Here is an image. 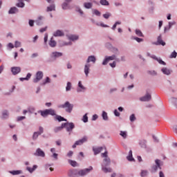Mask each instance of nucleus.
Instances as JSON below:
<instances>
[{
    "instance_id": "nucleus-1",
    "label": "nucleus",
    "mask_w": 177,
    "mask_h": 177,
    "mask_svg": "<svg viewBox=\"0 0 177 177\" xmlns=\"http://www.w3.org/2000/svg\"><path fill=\"white\" fill-rule=\"evenodd\" d=\"M73 107L74 105L71 104L68 101L66 102L64 104H60L58 106V109H65V111L67 113H71Z\"/></svg>"
},
{
    "instance_id": "nucleus-2",
    "label": "nucleus",
    "mask_w": 177,
    "mask_h": 177,
    "mask_svg": "<svg viewBox=\"0 0 177 177\" xmlns=\"http://www.w3.org/2000/svg\"><path fill=\"white\" fill-rule=\"evenodd\" d=\"M93 170V167L90 166L88 168L81 169L77 172V175L80 176H85V175H88L91 171Z\"/></svg>"
},
{
    "instance_id": "nucleus-3",
    "label": "nucleus",
    "mask_w": 177,
    "mask_h": 177,
    "mask_svg": "<svg viewBox=\"0 0 177 177\" xmlns=\"http://www.w3.org/2000/svg\"><path fill=\"white\" fill-rule=\"evenodd\" d=\"M85 142H88V137L84 136L82 139L76 141L75 144L72 146L73 149H75L77 146H81V145H84Z\"/></svg>"
},
{
    "instance_id": "nucleus-4",
    "label": "nucleus",
    "mask_w": 177,
    "mask_h": 177,
    "mask_svg": "<svg viewBox=\"0 0 177 177\" xmlns=\"http://www.w3.org/2000/svg\"><path fill=\"white\" fill-rule=\"evenodd\" d=\"M156 165L155 166H153L151 167V172H157V170L158 169H161V160L156 159L155 160Z\"/></svg>"
},
{
    "instance_id": "nucleus-5",
    "label": "nucleus",
    "mask_w": 177,
    "mask_h": 177,
    "mask_svg": "<svg viewBox=\"0 0 177 177\" xmlns=\"http://www.w3.org/2000/svg\"><path fill=\"white\" fill-rule=\"evenodd\" d=\"M63 125H65L64 128L66 129L67 132H71V131H73V129H74V128L75 127L74 125V123H73V122L63 123Z\"/></svg>"
},
{
    "instance_id": "nucleus-6",
    "label": "nucleus",
    "mask_w": 177,
    "mask_h": 177,
    "mask_svg": "<svg viewBox=\"0 0 177 177\" xmlns=\"http://www.w3.org/2000/svg\"><path fill=\"white\" fill-rule=\"evenodd\" d=\"M44 77V73L42 71H38L36 73V77L33 79V82L37 83L41 81V78Z\"/></svg>"
},
{
    "instance_id": "nucleus-7",
    "label": "nucleus",
    "mask_w": 177,
    "mask_h": 177,
    "mask_svg": "<svg viewBox=\"0 0 177 177\" xmlns=\"http://www.w3.org/2000/svg\"><path fill=\"white\" fill-rule=\"evenodd\" d=\"M34 156H36L37 157H45V152L41 149V148H38L36 150V152L34 153Z\"/></svg>"
},
{
    "instance_id": "nucleus-8",
    "label": "nucleus",
    "mask_w": 177,
    "mask_h": 177,
    "mask_svg": "<svg viewBox=\"0 0 177 177\" xmlns=\"http://www.w3.org/2000/svg\"><path fill=\"white\" fill-rule=\"evenodd\" d=\"M115 55H111L109 57H106L104 60L102 62L103 66H106V64H107V63L109 62L110 60H115Z\"/></svg>"
},
{
    "instance_id": "nucleus-9",
    "label": "nucleus",
    "mask_w": 177,
    "mask_h": 177,
    "mask_svg": "<svg viewBox=\"0 0 177 177\" xmlns=\"http://www.w3.org/2000/svg\"><path fill=\"white\" fill-rule=\"evenodd\" d=\"M140 100L141 102H149V100H151V95L147 93L145 96L140 97Z\"/></svg>"
},
{
    "instance_id": "nucleus-10",
    "label": "nucleus",
    "mask_w": 177,
    "mask_h": 177,
    "mask_svg": "<svg viewBox=\"0 0 177 177\" xmlns=\"http://www.w3.org/2000/svg\"><path fill=\"white\" fill-rule=\"evenodd\" d=\"M11 71H12L13 75H16L19 74V73H20V71H21V68L19 66H14L11 68Z\"/></svg>"
},
{
    "instance_id": "nucleus-11",
    "label": "nucleus",
    "mask_w": 177,
    "mask_h": 177,
    "mask_svg": "<svg viewBox=\"0 0 177 177\" xmlns=\"http://www.w3.org/2000/svg\"><path fill=\"white\" fill-rule=\"evenodd\" d=\"M155 45H162V46H165V42L162 41L161 35L158 37L157 43H155Z\"/></svg>"
},
{
    "instance_id": "nucleus-12",
    "label": "nucleus",
    "mask_w": 177,
    "mask_h": 177,
    "mask_svg": "<svg viewBox=\"0 0 177 177\" xmlns=\"http://www.w3.org/2000/svg\"><path fill=\"white\" fill-rule=\"evenodd\" d=\"M54 37H64V32L60 30H57L53 33Z\"/></svg>"
},
{
    "instance_id": "nucleus-13",
    "label": "nucleus",
    "mask_w": 177,
    "mask_h": 177,
    "mask_svg": "<svg viewBox=\"0 0 177 177\" xmlns=\"http://www.w3.org/2000/svg\"><path fill=\"white\" fill-rule=\"evenodd\" d=\"M111 162V160H110V158H104V163L102 165L103 167H107L110 165Z\"/></svg>"
},
{
    "instance_id": "nucleus-14",
    "label": "nucleus",
    "mask_w": 177,
    "mask_h": 177,
    "mask_svg": "<svg viewBox=\"0 0 177 177\" xmlns=\"http://www.w3.org/2000/svg\"><path fill=\"white\" fill-rule=\"evenodd\" d=\"M19 12V10L16 7H12L8 11L9 15H15V13H17Z\"/></svg>"
},
{
    "instance_id": "nucleus-15",
    "label": "nucleus",
    "mask_w": 177,
    "mask_h": 177,
    "mask_svg": "<svg viewBox=\"0 0 177 177\" xmlns=\"http://www.w3.org/2000/svg\"><path fill=\"white\" fill-rule=\"evenodd\" d=\"M92 62L93 63H96V57L93 55H91L88 57L86 63H91Z\"/></svg>"
},
{
    "instance_id": "nucleus-16",
    "label": "nucleus",
    "mask_w": 177,
    "mask_h": 177,
    "mask_svg": "<svg viewBox=\"0 0 177 177\" xmlns=\"http://www.w3.org/2000/svg\"><path fill=\"white\" fill-rule=\"evenodd\" d=\"M91 67V64H87L84 66V74L88 77V74H89V68Z\"/></svg>"
},
{
    "instance_id": "nucleus-17",
    "label": "nucleus",
    "mask_w": 177,
    "mask_h": 177,
    "mask_svg": "<svg viewBox=\"0 0 177 177\" xmlns=\"http://www.w3.org/2000/svg\"><path fill=\"white\" fill-rule=\"evenodd\" d=\"M106 166H102V169L103 171V172H104L105 174H107L109 172H113V169L110 167L107 168L105 167Z\"/></svg>"
},
{
    "instance_id": "nucleus-18",
    "label": "nucleus",
    "mask_w": 177,
    "mask_h": 177,
    "mask_svg": "<svg viewBox=\"0 0 177 177\" xmlns=\"http://www.w3.org/2000/svg\"><path fill=\"white\" fill-rule=\"evenodd\" d=\"M93 150L94 151V154L96 156V154H99V153L103 150V147H100L98 148H93Z\"/></svg>"
},
{
    "instance_id": "nucleus-19",
    "label": "nucleus",
    "mask_w": 177,
    "mask_h": 177,
    "mask_svg": "<svg viewBox=\"0 0 177 177\" xmlns=\"http://www.w3.org/2000/svg\"><path fill=\"white\" fill-rule=\"evenodd\" d=\"M55 120L59 121V122H62V121H67V120L64 119V118L62 117L61 115H57L55 117Z\"/></svg>"
},
{
    "instance_id": "nucleus-20",
    "label": "nucleus",
    "mask_w": 177,
    "mask_h": 177,
    "mask_svg": "<svg viewBox=\"0 0 177 177\" xmlns=\"http://www.w3.org/2000/svg\"><path fill=\"white\" fill-rule=\"evenodd\" d=\"M64 126H65V124H63V123H62V126L55 127L54 129V132H55V133H57V132H60V131H62V129H63V128H64Z\"/></svg>"
},
{
    "instance_id": "nucleus-21",
    "label": "nucleus",
    "mask_w": 177,
    "mask_h": 177,
    "mask_svg": "<svg viewBox=\"0 0 177 177\" xmlns=\"http://www.w3.org/2000/svg\"><path fill=\"white\" fill-rule=\"evenodd\" d=\"M37 168H38V166L34 165L32 168L29 167H26V169H27V171H28L30 174H32V172H34V171L37 169Z\"/></svg>"
},
{
    "instance_id": "nucleus-22",
    "label": "nucleus",
    "mask_w": 177,
    "mask_h": 177,
    "mask_svg": "<svg viewBox=\"0 0 177 177\" xmlns=\"http://www.w3.org/2000/svg\"><path fill=\"white\" fill-rule=\"evenodd\" d=\"M56 41L53 39V37H51L49 41L50 46H51V48H55V46H56Z\"/></svg>"
},
{
    "instance_id": "nucleus-23",
    "label": "nucleus",
    "mask_w": 177,
    "mask_h": 177,
    "mask_svg": "<svg viewBox=\"0 0 177 177\" xmlns=\"http://www.w3.org/2000/svg\"><path fill=\"white\" fill-rule=\"evenodd\" d=\"M42 19H44V17L40 16L38 17V19L35 21V23L37 26H41L42 24Z\"/></svg>"
},
{
    "instance_id": "nucleus-24",
    "label": "nucleus",
    "mask_w": 177,
    "mask_h": 177,
    "mask_svg": "<svg viewBox=\"0 0 177 177\" xmlns=\"http://www.w3.org/2000/svg\"><path fill=\"white\" fill-rule=\"evenodd\" d=\"M68 39H70V41H77V39H78V35H71L68 36Z\"/></svg>"
},
{
    "instance_id": "nucleus-25",
    "label": "nucleus",
    "mask_w": 177,
    "mask_h": 177,
    "mask_svg": "<svg viewBox=\"0 0 177 177\" xmlns=\"http://www.w3.org/2000/svg\"><path fill=\"white\" fill-rule=\"evenodd\" d=\"M162 72L163 73V74H165L166 75H169V74H171V71H169V69L167 68H162Z\"/></svg>"
},
{
    "instance_id": "nucleus-26",
    "label": "nucleus",
    "mask_w": 177,
    "mask_h": 177,
    "mask_svg": "<svg viewBox=\"0 0 177 177\" xmlns=\"http://www.w3.org/2000/svg\"><path fill=\"white\" fill-rule=\"evenodd\" d=\"M128 161H135V159L132 157V151L130 150L129 152V156H127Z\"/></svg>"
},
{
    "instance_id": "nucleus-27",
    "label": "nucleus",
    "mask_w": 177,
    "mask_h": 177,
    "mask_svg": "<svg viewBox=\"0 0 177 177\" xmlns=\"http://www.w3.org/2000/svg\"><path fill=\"white\" fill-rule=\"evenodd\" d=\"M41 115L42 117H48V115H49L48 109H46L44 111H41Z\"/></svg>"
},
{
    "instance_id": "nucleus-28",
    "label": "nucleus",
    "mask_w": 177,
    "mask_h": 177,
    "mask_svg": "<svg viewBox=\"0 0 177 177\" xmlns=\"http://www.w3.org/2000/svg\"><path fill=\"white\" fill-rule=\"evenodd\" d=\"M31 78V73H28L26 77H21L20 81H28Z\"/></svg>"
},
{
    "instance_id": "nucleus-29",
    "label": "nucleus",
    "mask_w": 177,
    "mask_h": 177,
    "mask_svg": "<svg viewBox=\"0 0 177 177\" xmlns=\"http://www.w3.org/2000/svg\"><path fill=\"white\" fill-rule=\"evenodd\" d=\"M84 8H86V9H91V8H92V6H93V4H92V3L86 2L84 3Z\"/></svg>"
},
{
    "instance_id": "nucleus-30",
    "label": "nucleus",
    "mask_w": 177,
    "mask_h": 177,
    "mask_svg": "<svg viewBox=\"0 0 177 177\" xmlns=\"http://www.w3.org/2000/svg\"><path fill=\"white\" fill-rule=\"evenodd\" d=\"M48 111V115H56V111L54 109H47Z\"/></svg>"
},
{
    "instance_id": "nucleus-31",
    "label": "nucleus",
    "mask_w": 177,
    "mask_h": 177,
    "mask_svg": "<svg viewBox=\"0 0 177 177\" xmlns=\"http://www.w3.org/2000/svg\"><path fill=\"white\" fill-rule=\"evenodd\" d=\"M53 57H60V56H63V53L59 52L53 53Z\"/></svg>"
},
{
    "instance_id": "nucleus-32",
    "label": "nucleus",
    "mask_w": 177,
    "mask_h": 177,
    "mask_svg": "<svg viewBox=\"0 0 177 177\" xmlns=\"http://www.w3.org/2000/svg\"><path fill=\"white\" fill-rule=\"evenodd\" d=\"M55 10V6L54 4H52L49 7H47V12H52V10Z\"/></svg>"
},
{
    "instance_id": "nucleus-33",
    "label": "nucleus",
    "mask_w": 177,
    "mask_h": 177,
    "mask_svg": "<svg viewBox=\"0 0 177 177\" xmlns=\"http://www.w3.org/2000/svg\"><path fill=\"white\" fill-rule=\"evenodd\" d=\"M24 3L23 2V0H19V3L17 4V6L18 8H24Z\"/></svg>"
},
{
    "instance_id": "nucleus-34",
    "label": "nucleus",
    "mask_w": 177,
    "mask_h": 177,
    "mask_svg": "<svg viewBox=\"0 0 177 177\" xmlns=\"http://www.w3.org/2000/svg\"><path fill=\"white\" fill-rule=\"evenodd\" d=\"M101 5H103L104 6H109V3L107 0H100Z\"/></svg>"
},
{
    "instance_id": "nucleus-35",
    "label": "nucleus",
    "mask_w": 177,
    "mask_h": 177,
    "mask_svg": "<svg viewBox=\"0 0 177 177\" xmlns=\"http://www.w3.org/2000/svg\"><path fill=\"white\" fill-rule=\"evenodd\" d=\"M139 145L141 147L145 148L146 147V140H140L139 142Z\"/></svg>"
},
{
    "instance_id": "nucleus-36",
    "label": "nucleus",
    "mask_w": 177,
    "mask_h": 177,
    "mask_svg": "<svg viewBox=\"0 0 177 177\" xmlns=\"http://www.w3.org/2000/svg\"><path fill=\"white\" fill-rule=\"evenodd\" d=\"M136 34L138 35V37H143V33H142V31L139 29L136 30Z\"/></svg>"
},
{
    "instance_id": "nucleus-37",
    "label": "nucleus",
    "mask_w": 177,
    "mask_h": 177,
    "mask_svg": "<svg viewBox=\"0 0 177 177\" xmlns=\"http://www.w3.org/2000/svg\"><path fill=\"white\" fill-rule=\"evenodd\" d=\"M66 92H68V91H71V82H68L67 83L66 87Z\"/></svg>"
},
{
    "instance_id": "nucleus-38",
    "label": "nucleus",
    "mask_w": 177,
    "mask_h": 177,
    "mask_svg": "<svg viewBox=\"0 0 177 177\" xmlns=\"http://www.w3.org/2000/svg\"><path fill=\"white\" fill-rule=\"evenodd\" d=\"M102 118L105 121L109 120V117L107 116V113H106V111L102 112Z\"/></svg>"
},
{
    "instance_id": "nucleus-39",
    "label": "nucleus",
    "mask_w": 177,
    "mask_h": 177,
    "mask_svg": "<svg viewBox=\"0 0 177 177\" xmlns=\"http://www.w3.org/2000/svg\"><path fill=\"white\" fill-rule=\"evenodd\" d=\"M68 162L69 164H71V165H72V167H77V162L72 160H69Z\"/></svg>"
},
{
    "instance_id": "nucleus-40",
    "label": "nucleus",
    "mask_w": 177,
    "mask_h": 177,
    "mask_svg": "<svg viewBox=\"0 0 177 177\" xmlns=\"http://www.w3.org/2000/svg\"><path fill=\"white\" fill-rule=\"evenodd\" d=\"M177 56V53L176 51H174L173 53H171V55H170V59H175Z\"/></svg>"
},
{
    "instance_id": "nucleus-41",
    "label": "nucleus",
    "mask_w": 177,
    "mask_h": 177,
    "mask_svg": "<svg viewBox=\"0 0 177 177\" xmlns=\"http://www.w3.org/2000/svg\"><path fill=\"white\" fill-rule=\"evenodd\" d=\"M10 174H12V175H19L20 174H21V171H10Z\"/></svg>"
},
{
    "instance_id": "nucleus-42",
    "label": "nucleus",
    "mask_w": 177,
    "mask_h": 177,
    "mask_svg": "<svg viewBox=\"0 0 177 177\" xmlns=\"http://www.w3.org/2000/svg\"><path fill=\"white\" fill-rule=\"evenodd\" d=\"M140 176H142V177L147 176V171L142 170L141 171Z\"/></svg>"
},
{
    "instance_id": "nucleus-43",
    "label": "nucleus",
    "mask_w": 177,
    "mask_h": 177,
    "mask_svg": "<svg viewBox=\"0 0 177 177\" xmlns=\"http://www.w3.org/2000/svg\"><path fill=\"white\" fill-rule=\"evenodd\" d=\"M21 46V43L19 41H16L15 44V48H20Z\"/></svg>"
},
{
    "instance_id": "nucleus-44",
    "label": "nucleus",
    "mask_w": 177,
    "mask_h": 177,
    "mask_svg": "<svg viewBox=\"0 0 177 177\" xmlns=\"http://www.w3.org/2000/svg\"><path fill=\"white\" fill-rule=\"evenodd\" d=\"M83 122H88V115L86 113L82 118Z\"/></svg>"
},
{
    "instance_id": "nucleus-45",
    "label": "nucleus",
    "mask_w": 177,
    "mask_h": 177,
    "mask_svg": "<svg viewBox=\"0 0 177 177\" xmlns=\"http://www.w3.org/2000/svg\"><path fill=\"white\" fill-rule=\"evenodd\" d=\"M157 62H158L160 64H162V66H166L167 64V63H165V62L162 61L161 59L158 58Z\"/></svg>"
},
{
    "instance_id": "nucleus-46",
    "label": "nucleus",
    "mask_w": 177,
    "mask_h": 177,
    "mask_svg": "<svg viewBox=\"0 0 177 177\" xmlns=\"http://www.w3.org/2000/svg\"><path fill=\"white\" fill-rule=\"evenodd\" d=\"M62 9L64 10L68 9V3H67L66 2L62 4Z\"/></svg>"
},
{
    "instance_id": "nucleus-47",
    "label": "nucleus",
    "mask_w": 177,
    "mask_h": 177,
    "mask_svg": "<svg viewBox=\"0 0 177 177\" xmlns=\"http://www.w3.org/2000/svg\"><path fill=\"white\" fill-rule=\"evenodd\" d=\"M120 136L124 138V139H126L127 138V131H120Z\"/></svg>"
},
{
    "instance_id": "nucleus-48",
    "label": "nucleus",
    "mask_w": 177,
    "mask_h": 177,
    "mask_svg": "<svg viewBox=\"0 0 177 177\" xmlns=\"http://www.w3.org/2000/svg\"><path fill=\"white\" fill-rule=\"evenodd\" d=\"M136 120V117H135V114H132L131 116H130V121L131 122H133V121H135Z\"/></svg>"
},
{
    "instance_id": "nucleus-49",
    "label": "nucleus",
    "mask_w": 177,
    "mask_h": 177,
    "mask_svg": "<svg viewBox=\"0 0 177 177\" xmlns=\"http://www.w3.org/2000/svg\"><path fill=\"white\" fill-rule=\"evenodd\" d=\"M38 136H39V133H38V132H35V133H33L32 138H33L34 140H35V139H37V138H38Z\"/></svg>"
},
{
    "instance_id": "nucleus-50",
    "label": "nucleus",
    "mask_w": 177,
    "mask_h": 177,
    "mask_svg": "<svg viewBox=\"0 0 177 177\" xmlns=\"http://www.w3.org/2000/svg\"><path fill=\"white\" fill-rule=\"evenodd\" d=\"M78 86L79 88H81L82 91H85V87L82 85L81 82H79Z\"/></svg>"
},
{
    "instance_id": "nucleus-51",
    "label": "nucleus",
    "mask_w": 177,
    "mask_h": 177,
    "mask_svg": "<svg viewBox=\"0 0 177 177\" xmlns=\"http://www.w3.org/2000/svg\"><path fill=\"white\" fill-rule=\"evenodd\" d=\"M118 24H121V22H120V21L115 22V24L112 27V30H115V28H117V26H118Z\"/></svg>"
},
{
    "instance_id": "nucleus-52",
    "label": "nucleus",
    "mask_w": 177,
    "mask_h": 177,
    "mask_svg": "<svg viewBox=\"0 0 177 177\" xmlns=\"http://www.w3.org/2000/svg\"><path fill=\"white\" fill-rule=\"evenodd\" d=\"M9 115V113H8L7 111H5L3 113V118H8Z\"/></svg>"
},
{
    "instance_id": "nucleus-53",
    "label": "nucleus",
    "mask_w": 177,
    "mask_h": 177,
    "mask_svg": "<svg viewBox=\"0 0 177 177\" xmlns=\"http://www.w3.org/2000/svg\"><path fill=\"white\" fill-rule=\"evenodd\" d=\"M110 16H111V14L109 12H107V13L103 15V17H104V19H109V17H110Z\"/></svg>"
},
{
    "instance_id": "nucleus-54",
    "label": "nucleus",
    "mask_w": 177,
    "mask_h": 177,
    "mask_svg": "<svg viewBox=\"0 0 177 177\" xmlns=\"http://www.w3.org/2000/svg\"><path fill=\"white\" fill-rule=\"evenodd\" d=\"M38 133H39V135H41V133H44V127H39Z\"/></svg>"
},
{
    "instance_id": "nucleus-55",
    "label": "nucleus",
    "mask_w": 177,
    "mask_h": 177,
    "mask_svg": "<svg viewBox=\"0 0 177 177\" xmlns=\"http://www.w3.org/2000/svg\"><path fill=\"white\" fill-rule=\"evenodd\" d=\"M50 82V79L49 77H46L44 82H43V85H45V84H49Z\"/></svg>"
},
{
    "instance_id": "nucleus-56",
    "label": "nucleus",
    "mask_w": 177,
    "mask_h": 177,
    "mask_svg": "<svg viewBox=\"0 0 177 177\" xmlns=\"http://www.w3.org/2000/svg\"><path fill=\"white\" fill-rule=\"evenodd\" d=\"M107 151H105V152L104 153H102V157H104V158H109V156H107Z\"/></svg>"
},
{
    "instance_id": "nucleus-57",
    "label": "nucleus",
    "mask_w": 177,
    "mask_h": 177,
    "mask_svg": "<svg viewBox=\"0 0 177 177\" xmlns=\"http://www.w3.org/2000/svg\"><path fill=\"white\" fill-rule=\"evenodd\" d=\"M114 114H115V115L116 117H120V112H118V111L117 109H115V111H114Z\"/></svg>"
},
{
    "instance_id": "nucleus-58",
    "label": "nucleus",
    "mask_w": 177,
    "mask_h": 177,
    "mask_svg": "<svg viewBox=\"0 0 177 177\" xmlns=\"http://www.w3.org/2000/svg\"><path fill=\"white\" fill-rule=\"evenodd\" d=\"M23 120H26L25 116H19L17 118V121H23Z\"/></svg>"
},
{
    "instance_id": "nucleus-59",
    "label": "nucleus",
    "mask_w": 177,
    "mask_h": 177,
    "mask_svg": "<svg viewBox=\"0 0 177 177\" xmlns=\"http://www.w3.org/2000/svg\"><path fill=\"white\" fill-rule=\"evenodd\" d=\"M172 102H173L174 106H175L176 107V109H177V99H176V98H173Z\"/></svg>"
},
{
    "instance_id": "nucleus-60",
    "label": "nucleus",
    "mask_w": 177,
    "mask_h": 177,
    "mask_svg": "<svg viewBox=\"0 0 177 177\" xmlns=\"http://www.w3.org/2000/svg\"><path fill=\"white\" fill-rule=\"evenodd\" d=\"M94 15H95L96 16H100V12H99V10H94Z\"/></svg>"
},
{
    "instance_id": "nucleus-61",
    "label": "nucleus",
    "mask_w": 177,
    "mask_h": 177,
    "mask_svg": "<svg viewBox=\"0 0 177 177\" xmlns=\"http://www.w3.org/2000/svg\"><path fill=\"white\" fill-rule=\"evenodd\" d=\"M134 39L137 41V42H142L143 39H140L139 37H134Z\"/></svg>"
},
{
    "instance_id": "nucleus-62",
    "label": "nucleus",
    "mask_w": 177,
    "mask_h": 177,
    "mask_svg": "<svg viewBox=\"0 0 177 177\" xmlns=\"http://www.w3.org/2000/svg\"><path fill=\"white\" fill-rule=\"evenodd\" d=\"M73 154H74V153L72 151H70L68 153L67 156L70 158V157H73Z\"/></svg>"
},
{
    "instance_id": "nucleus-63",
    "label": "nucleus",
    "mask_w": 177,
    "mask_h": 177,
    "mask_svg": "<svg viewBox=\"0 0 177 177\" xmlns=\"http://www.w3.org/2000/svg\"><path fill=\"white\" fill-rule=\"evenodd\" d=\"M29 26H30V27L34 26V20H29Z\"/></svg>"
},
{
    "instance_id": "nucleus-64",
    "label": "nucleus",
    "mask_w": 177,
    "mask_h": 177,
    "mask_svg": "<svg viewBox=\"0 0 177 177\" xmlns=\"http://www.w3.org/2000/svg\"><path fill=\"white\" fill-rule=\"evenodd\" d=\"M8 48H10V49H13V48H15V46L12 43H9L8 44Z\"/></svg>"
}]
</instances>
